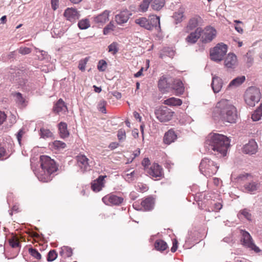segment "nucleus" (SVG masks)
<instances>
[{"instance_id": "f257e3e1", "label": "nucleus", "mask_w": 262, "mask_h": 262, "mask_svg": "<svg viewBox=\"0 0 262 262\" xmlns=\"http://www.w3.org/2000/svg\"><path fill=\"white\" fill-rule=\"evenodd\" d=\"M205 146L210 154L224 157L230 146V141L222 134L212 133L208 135Z\"/></svg>"}, {"instance_id": "f03ea898", "label": "nucleus", "mask_w": 262, "mask_h": 262, "mask_svg": "<svg viewBox=\"0 0 262 262\" xmlns=\"http://www.w3.org/2000/svg\"><path fill=\"white\" fill-rule=\"evenodd\" d=\"M212 117L215 120L235 123L237 118L236 108L228 100L222 99L216 103L213 108Z\"/></svg>"}, {"instance_id": "7ed1b4c3", "label": "nucleus", "mask_w": 262, "mask_h": 262, "mask_svg": "<svg viewBox=\"0 0 262 262\" xmlns=\"http://www.w3.org/2000/svg\"><path fill=\"white\" fill-rule=\"evenodd\" d=\"M39 161L40 167L38 169L33 170L35 174L40 181H50L53 177V173L58 169L55 162L50 157L45 155L40 157Z\"/></svg>"}, {"instance_id": "20e7f679", "label": "nucleus", "mask_w": 262, "mask_h": 262, "mask_svg": "<svg viewBox=\"0 0 262 262\" xmlns=\"http://www.w3.org/2000/svg\"><path fill=\"white\" fill-rule=\"evenodd\" d=\"M199 167L203 174L206 177H211L216 173L219 166L213 161L205 158L201 161Z\"/></svg>"}, {"instance_id": "39448f33", "label": "nucleus", "mask_w": 262, "mask_h": 262, "mask_svg": "<svg viewBox=\"0 0 262 262\" xmlns=\"http://www.w3.org/2000/svg\"><path fill=\"white\" fill-rule=\"evenodd\" d=\"M261 94L259 89L255 86L249 87L245 93V101L249 106L253 107L260 99Z\"/></svg>"}, {"instance_id": "423d86ee", "label": "nucleus", "mask_w": 262, "mask_h": 262, "mask_svg": "<svg viewBox=\"0 0 262 262\" xmlns=\"http://www.w3.org/2000/svg\"><path fill=\"white\" fill-rule=\"evenodd\" d=\"M228 47L224 43H219L210 49V58L216 62L222 61L227 52Z\"/></svg>"}, {"instance_id": "0eeeda50", "label": "nucleus", "mask_w": 262, "mask_h": 262, "mask_svg": "<svg viewBox=\"0 0 262 262\" xmlns=\"http://www.w3.org/2000/svg\"><path fill=\"white\" fill-rule=\"evenodd\" d=\"M156 118L160 122H167L172 119L173 112L166 106L159 108L155 110Z\"/></svg>"}, {"instance_id": "6e6552de", "label": "nucleus", "mask_w": 262, "mask_h": 262, "mask_svg": "<svg viewBox=\"0 0 262 262\" xmlns=\"http://www.w3.org/2000/svg\"><path fill=\"white\" fill-rule=\"evenodd\" d=\"M241 234L242 235L241 242L244 246L249 248L250 250H253L256 253L260 251L259 248L253 243L252 237L248 232L241 230Z\"/></svg>"}, {"instance_id": "1a4fd4ad", "label": "nucleus", "mask_w": 262, "mask_h": 262, "mask_svg": "<svg viewBox=\"0 0 262 262\" xmlns=\"http://www.w3.org/2000/svg\"><path fill=\"white\" fill-rule=\"evenodd\" d=\"M202 33L201 39L204 43L210 42L216 36V30L211 27H206Z\"/></svg>"}, {"instance_id": "9d476101", "label": "nucleus", "mask_w": 262, "mask_h": 262, "mask_svg": "<svg viewBox=\"0 0 262 262\" xmlns=\"http://www.w3.org/2000/svg\"><path fill=\"white\" fill-rule=\"evenodd\" d=\"M123 198L112 194L106 195L102 198V201L107 205L118 206L123 202Z\"/></svg>"}, {"instance_id": "9b49d317", "label": "nucleus", "mask_w": 262, "mask_h": 262, "mask_svg": "<svg viewBox=\"0 0 262 262\" xmlns=\"http://www.w3.org/2000/svg\"><path fill=\"white\" fill-rule=\"evenodd\" d=\"M147 173L152 178L161 177L163 174L162 168L158 164H153L149 168H146Z\"/></svg>"}, {"instance_id": "f8f14e48", "label": "nucleus", "mask_w": 262, "mask_h": 262, "mask_svg": "<svg viewBox=\"0 0 262 262\" xmlns=\"http://www.w3.org/2000/svg\"><path fill=\"white\" fill-rule=\"evenodd\" d=\"M237 64V59L236 56L232 53H229L225 59V67L227 69H233L235 68Z\"/></svg>"}, {"instance_id": "ddd939ff", "label": "nucleus", "mask_w": 262, "mask_h": 262, "mask_svg": "<svg viewBox=\"0 0 262 262\" xmlns=\"http://www.w3.org/2000/svg\"><path fill=\"white\" fill-rule=\"evenodd\" d=\"M258 148L257 143L254 140H250L249 142L244 145L243 152L246 154H255Z\"/></svg>"}, {"instance_id": "4468645a", "label": "nucleus", "mask_w": 262, "mask_h": 262, "mask_svg": "<svg viewBox=\"0 0 262 262\" xmlns=\"http://www.w3.org/2000/svg\"><path fill=\"white\" fill-rule=\"evenodd\" d=\"M64 16L71 22H74L78 19L80 15L77 10L74 8H67L64 12Z\"/></svg>"}, {"instance_id": "2eb2a0df", "label": "nucleus", "mask_w": 262, "mask_h": 262, "mask_svg": "<svg viewBox=\"0 0 262 262\" xmlns=\"http://www.w3.org/2000/svg\"><path fill=\"white\" fill-rule=\"evenodd\" d=\"M109 14L110 11L105 10L102 13L94 17L93 21L98 26H102L108 20Z\"/></svg>"}, {"instance_id": "dca6fc26", "label": "nucleus", "mask_w": 262, "mask_h": 262, "mask_svg": "<svg viewBox=\"0 0 262 262\" xmlns=\"http://www.w3.org/2000/svg\"><path fill=\"white\" fill-rule=\"evenodd\" d=\"M158 88L163 93L168 92L169 91L170 89V82L165 76H162L159 80Z\"/></svg>"}, {"instance_id": "f3484780", "label": "nucleus", "mask_w": 262, "mask_h": 262, "mask_svg": "<svg viewBox=\"0 0 262 262\" xmlns=\"http://www.w3.org/2000/svg\"><path fill=\"white\" fill-rule=\"evenodd\" d=\"M53 110L54 113L58 114H64L68 111L67 105L61 98L55 104Z\"/></svg>"}, {"instance_id": "a211bd4d", "label": "nucleus", "mask_w": 262, "mask_h": 262, "mask_svg": "<svg viewBox=\"0 0 262 262\" xmlns=\"http://www.w3.org/2000/svg\"><path fill=\"white\" fill-rule=\"evenodd\" d=\"M106 176H100L92 183V189L95 192L100 191L104 186L103 181Z\"/></svg>"}, {"instance_id": "6ab92c4d", "label": "nucleus", "mask_w": 262, "mask_h": 262, "mask_svg": "<svg viewBox=\"0 0 262 262\" xmlns=\"http://www.w3.org/2000/svg\"><path fill=\"white\" fill-rule=\"evenodd\" d=\"M130 15L129 12L127 10L121 11L119 14L115 16V19L117 23L119 25H121L126 23Z\"/></svg>"}, {"instance_id": "aec40b11", "label": "nucleus", "mask_w": 262, "mask_h": 262, "mask_svg": "<svg viewBox=\"0 0 262 262\" xmlns=\"http://www.w3.org/2000/svg\"><path fill=\"white\" fill-rule=\"evenodd\" d=\"M202 29L197 28L194 32L191 33L186 38V40L191 43H194L201 36Z\"/></svg>"}, {"instance_id": "412c9836", "label": "nucleus", "mask_w": 262, "mask_h": 262, "mask_svg": "<svg viewBox=\"0 0 262 262\" xmlns=\"http://www.w3.org/2000/svg\"><path fill=\"white\" fill-rule=\"evenodd\" d=\"M77 160L79 166L83 171H86L90 169L89 159L84 155H81L77 157Z\"/></svg>"}, {"instance_id": "4be33fe9", "label": "nucleus", "mask_w": 262, "mask_h": 262, "mask_svg": "<svg viewBox=\"0 0 262 262\" xmlns=\"http://www.w3.org/2000/svg\"><path fill=\"white\" fill-rule=\"evenodd\" d=\"M223 86V82L222 79L217 76L212 77L211 87L215 93H219Z\"/></svg>"}, {"instance_id": "5701e85b", "label": "nucleus", "mask_w": 262, "mask_h": 262, "mask_svg": "<svg viewBox=\"0 0 262 262\" xmlns=\"http://www.w3.org/2000/svg\"><path fill=\"white\" fill-rule=\"evenodd\" d=\"M154 202L152 198H147L141 202L142 210L148 211L154 208Z\"/></svg>"}, {"instance_id": "b1692460", "label": "nucleus", "mask_w": 262, "mask_h": 262, "mask_svg": "<svg viewBox=\"0 0 262 262\" xmlns=\"http://www.w3.org/2000/svg\"><path fill=\"white\" fill-rule=\"evenodd\" d=\"M177 138L174 132L171 129L167 132L164 135V142L165 144H170L174 142Z\"/></svg>"}, {"instance_id": "393cba45", "label": "nucleus", "mask_w": 262, "mask_h": 262, "mask_svg": "<svg viewBox=\"0 0 262 262\" xmlns=\"http://www.w3.org/2000/svg\"><path fill=\"white\" fill-rule=\"evenodd\" d=\"M200 19L201 17L199 16H195L191 18L186 26V31L189 32L195 29L198 26L199 20Z\"/></svg>"}, {"instance_id": "a878e982", "label": "nucleus", "mask_w": 262, "mask_h": 262, "mask_svg": "<svg viewBox=\"0 0 262 262\" xmlns=\"http://www.w3.org/2000/svg\"><path fill=\"white\" fill-rule=\"evenodd\" d=\"M58 129L60 136L62 138H66L69 136V132L67 128V124L65 122H61L58 124Z\"/></svg>"}, {"instance_id": "bb28decb", "label": "nucleus", "mask_w": 262, "mask_h": 262, "mask_svg": "<svg viewBox=\"0 0 262 262\" xmlns=\"http://www.w3.org/2000/svg\"><path fill=\"white\" fill-rule=\"evenodd\" d=\"M172 89L175 90L178 94H182L184 91L183 84L180 80H175L173 81Z\"/></svg>"}, {"instance_id": "cd10ccee", "label": "nucleus", "mask_w": 262, "mask_h": 262, "mask_svg": "<svg viewBox=\"0 0 262 262\" xmlns=\"http://www.w3.org/2000/svg\"><path fill=\"white\" fill-rule=\"evenodd\" d=\"M163 103L169 106H180L182 104V101L180 99L171 97L165 100Z\"/></svg>"}, {"instance_id": "c85d7f7f", "label": "nucleus", "mask_w": 262, "mask_h": 262, "mask_svg": "<svg viewBox=\"0 0 262 262\" xmlns=\"http://www.w3.org/2000/svg\"><path fill=\"white\" fill-rule=\"evenodd\" d=\"M137 24H138L141 27L150 30V26L149 24V20L145 17H140L135 20Z\"/></svg>"}, {"instance_id": "c756f323", "label": "nucleus", "mask_w": 262, "mask_h": 262, "mask_svg": "<svg viewBox=\"0 0 262 262\" xmlns=\"http://www.w3.org/2000/svg\"><path fill=\"white\" fill-rule=\"evenodd\" d=\"M149 24L150 26V30L154 28L160 29V17L153 15L149 20Z\"/></svg>"}, {"instance_id": "7c9ffc66", "label": "nucleus", "mask_w": 262, "mask_h": 262, "mask_svg": "<svg viewBox=\"0 0 262 262\" xmlns=\"http://www.w3.org/2000/svg\"><path fill=\"white\" fill-rule=\"evenodd\" d=\"M246 78L244 76H239L233 79L229 84L228 87H237L242 84L245 81Z\"/></svg>"}, {"instance_id": "2f4dec72", "label": "nucleus", "mask_w": 262, "mask_h": 262, "mask_svg": "<svg viewBox=\"0 0 262 262\" xmlns=\"http://www.w3.org/2000/svg\"><path fill=\"white\" fill-rule=\"evenodd\" d=\"M12 95L15 98L16 102L21 106L25 105L26 100L23 97L22 94L19 92H15L12 94Z\"/></svg>"}, {"instance_id": "473e14b6", "label": "nucleus", "mask_w": 262, "mask_h": 262, "mask_svg": "<svg viewBox=\"0 0 262 262\" xmlns=\"http://www.w3.org/2000/svg\"><path fill=\"white\" fill-rule=\"evenodd\" d=\"M155 247L157 250L164 251L167 249L168 246L165 242L161 239H159L155 242Z\"/></svg>"}, {"instance_id": "72a5a7b5", "label": "nucleus", "mask_w": 262, "mask_h": 262, "mask_svg": "<svg viewBox=\"0 0 262 262\" xmlns=\"http://www.w3.org/2000/svg\"><path fill=\"white\" fill-rule=\"evenodd\" d=\"M262 116V107L259 106L252 114L251 118L254 121H258Z\"/></svg>"}, {"instance_id": "f704fd0d", "label": "nucleus", "mask_w": 262, "mask_h": 262, "mask_svg": "<svg viewBox=\"0 0 262 262\" xmlns=\"http://www.w3.org/2000/svg\"><path fill=\"white\" fill-rule=\"evenodd\" d=\"M258 184L256 182H252L245 185V189L247 192H253L256 190L258 187Z\"/></svg>"}, {"instance_id": "c9c22d12", "label": "nucleus", "mask_w": 262, "mask_h": 262, "mask_svg": "<svg viewBox=\"0 0 262 262\" xmlns=\"http://www.w3.org/2000/svg\"><path fill=\"white\" fill-rule=\"evenodd\" d=\"M165 2V0H154L151 7L153 9L158 11L164 7Z\"/></svg>"}, {"instance_id": "e433bc0d", "label": "nucleus", "mask_w": 262, "mask_h": 262, "mask_svg": "<svg viewBox=\"0 0 262 262\" xmlns=\"http://www.w3.org/2000/svg\"><path fill=\"white\" fill-rule=\"evenodd\" d=\"M78 26L81 30L86 29L90 27V21L87 18L82 19L78 22Z\"/></svg>"}, {"instance_id": "4c0bfd02", "label": "nucleus", "mask_w": 262, "mask_h": 262, "mask_svg": "<svg viewBox=\"0 0 262 262\" xmlns=\"http://www.w3.org/2000/svg\"><path fill=\"white\" fill-rule=\"evenodd\" d=\"M238 216L239 218H241L242 216H243L247 220H251V214L250 213V211L247 209L241 210L239 212Z\"/></svg>"}, {"instance_id": "58836bf2", "label": "nucleus", "mask_w": 262, "mask_h": 262, "mask_svg": "<svg viewBox=\"0 0 262 262\" xmlns=\"http://www.w3.org/2000/svg\"><path fill=\"white\" fill-rule=\"evenodd\" d=\"M59 253L61 255L66 253V256L70 257L72 255V250L69 247L64 246L61 248V250Z\"/></svg>"}, {"instance_id": "ea45409f", "label": "nucleus", "mask_w": 262, "mask_h": 262, "mask_svg": "<svg viewBox=\"0 0 262 262\" xmlns=\"http://www.w3.org/2000/svg\"><path fill=\"white\" fill-rule=\"evenodd\" d=\"M29 253L32 256H33L34 258H35L39 260L41 258V254L35 249H34L33 248H29Z\"/></svg>"}, {"instance_id": "a19ab883", "label": "nucleus", "mask_w": 262, "mask_h": 262, "mask_svg": "<svg viewBox=\"0 0 262 262\" xmlns=\"http://www.w3.org/2000/svg\"><path fill=\"white\" fill-rule=\"evenodd\" d=\"M40 135L41 138H50V137H51L52 136V133L48 129H45V128H42L40 129Z\"/></svg>"}, {"instance_id": "79ce46f5", "label": "nucleus", "mask_w": 262, "mask_h": 262, "mask_svg": "<svg viewBox=\"0 0 262 262\" xmlns=\"http://www.w3.org/2000/svg\"><path fill=\"white\" fill-rule=\"evenodd\" d=\"M184 17L183 12L182 11L176 12L174 13L173 17L176 21V24L181 22Z\"/></svg>"}, {"instance_id": "37998d69", "label": "nucleus", "mask_w": 262, "mask_h": 262, "mask_svg": "<svg viewBox=\"0 0 262 262\" xmlns=\"http://www.w3.org/2000/svg\"><path fill=\"white\" fill-rule=\"evenodd\" d=\"M152 0H143L140 5V8L142 12H145L147 10L149 5Z\"/></svg>"}, {"instance_id": "c03bdc74", "label": "nucleus", "mask_w": 262, "mask_h": 262, "mask_svg": "<svg viewBox=\"0 0 262 262\" xmlns=\"http://www.w3.org/2000/svg\"><path fill=\"white\" fill-rule=\"evenodd\" d=\"M57 254L55 250H52L49 251L47 256V260L48 261H53L56 259Z\"/></svg>"}, {"instance_id": "a18cd8bd", "label": "nucleus", "mask_w": 262, "mask_h": 262, "mask_svg": "<svg viewBox=\"0 0 262 262\" xmlns=\"http://www.w3.org/2000/svg\"><path fill=\"white\" fill-rule=\"evenodd\" d=\"M106 102L104 100H101L98 104V110L102 113L106 114V111L105 108Z\"/></svg>"}, {"instance_id": "49530a36", "label": "nucleus", "mask_w": 262, "mask_h": 262, "mask_svg": "<svg viewBox=\"0 0 262 262\" xmlns=\"http://www.w3.org/2000/svg\"><path fill=\"white\" fill-rule=\"evenodd\" d=\"M34 48H35L36 54H37V53H40V55L38 56V58L39 60H43V59L46 58V57L48 55V53L47 52H46L43 50H41L36 47H35Z\"/></svg>"}, {"instance_id": "de8ad7c7", "label": "nucleus", "mask_w": 262, "mask_h": 262, "mask_svg": "<svg viewBox=\"0 0 262 262\" xmlns=\"http://www.w3.org/2000/svg\"><path fill=\"white\" fill-rule=\"evenodd\" d=\"M89 60V58L86 57L83 59H81L79 62L78 68L81 71H84L85 69V66Z\"/></svg>"}, {"instance_id": "09e8293b", "label": "nucleus", "mask_w": 262, "mask_h": 262, "mask_svg": "<svg viewBox=\"0 0 262 262\" xmlns=\"http://www.w3.org/2000/svg\"><path fill=\"white\" fill-rule=\"evenodd\" d=\"M53 145L54 147L57 149H64L66 147V144L65 143L58 140L55 141L53 142Z\"/></svg>"}, {"instance_id": "8fccbe9b", "label": "nucleus", "mask_w": 262, "mask_h": 262, "mask_svg": "<svg viewBox=\"0 0 262 262\" xmlns=\"http://www.w3.org/2000/svg\"><path fill=\"white\" fill-rule=\"evenodd\" d=\"M108 51L112 52L114 55L116 54L118 51L117 48V43L116 42H113L108 46Z\"/></svg>"}, {"instance_id": "3c124183", "label": "nucleus", "mask_w": 262, "mask_h": 262, "mask_svg": "<svg viewBox=\"0 0 262 262\" xmlns=\"http://www.w3.org/2000/svg\"><path fill=\"white\" fill-rule=\"evenodd\" d=\"M106 66V62L104 60H101L98 62L97 69L99 71L103 72L105 70Z\"/></svg>"}, {"instance_id": "603ef678", "label": "nucleus", "mask_w": 262, "mask_h": 262, "mask_svg": "<svg viewBox=\"0 0 262 262\" xmlns=\"http://www.w3.org/2000/svg\"><path fill=\"white\" fill-rule=\"evenodd\" d=\"M18 53L22 55H26L31 53V49L27 47H20L18 50Z\"/></svg>"}, {"instance_id": "864d4df0", "label": "nucleus", "mask_w": 262, "mask_h": 262, "mask_svg": "<svg viewBox=\"0 0 262 262\" xmlns=\"http://www.w3.org/2000/svg\"><path fill=\"white\" fill-rule=\"evenodd\" d=\"M222 205L220 203H215L212 207H211L208 209L209 212L210 211H215L217 212L219 210H221L222 208Z\"/></svg>"}, {"instance_id": "5fc2aeb1", "label": "nucleus", "mask_w": 262, "mask_h": 262, "mask_svg": "<svg viewBox=\"0 0 262 262\" xmlns=\"http://www.w3.org/2000/svg\"><path fill=\"white\" fill-rule=\"evenodd\" d=\"M114 26L113 24L110 22L104 29H103V34L104 35L107 34L110 31H112L114 30Z\"/></svg>"}, {"instance_id": "6e6d98bb", "label": "nucleus", "mask_w": 262, "mask_h": 262, "mask_svg": "<svg viewBox=\"0 0 262 262\" xmlns=\"http://www.w3.org/2000/svg\"><path fill=\"white\" fill-rule=\"evenodd\" d=\"M10 245L12 248H15L20 246V244L17 239L12 238L9 240Z\"/></svg>"}, {"instance_id": "4d7b16f0", "label": "nucleus", "mask_w": 262, "mask_h": 262, "mask_svg": "<svg viewBox=\"0 0 262 262\" xmlns=\"http://www.w3.org/2000/svg\"><path fill=\"white\" fill-rule=\"evenodd\" d=\"M25 133L26 132L25 131L24 129L21 128L19 130V131L18 132V133L16 134V138H17V140L18 143L20 145L21 144V138L23 136V135H25Z\"/></svg>"}, {"instance_id": "13d9d810", "label": "nucleus", "mask_w": 262, "mask_h": 262, "mask_svg": "<svg viewBox=\"0 0 262 262\" xmlns=\"http://www.w3.org/2000/svg\"><path fill=\"white\" fill-rule=\"evenodd\" d=\"M135 171H133L130 173H127L125 174V179L126 181L128 182L132 181L134 180V178L135 177Z\"/></svg>"}, {"instance_id": "bf43d9fd", "label": "nucleus", "mask_w": 262, "mask_h": 262, "mask_svg": "<svg viewBox=\"0 0 262 262\" xmlns=\"http://www.w3.org/2000/svg\"><path fill=\"white\" fill-rule=\"evenodd\" d=\"M9 73L11 74L10 77V80L14 81L16 80L15 77L17 76V74H19V71H16L15 70L12 69Z\"/></svg>"}, {"instance_id": "052dcab7", "label": "nucleus", "mask_w": 262, "mask_h": 262, "mask_svg": "<svg viewBox=\"0 0 262 262\" xmlns=\"http://www.w3.org/2000/svg\"><path fill=\"white\" fill-rule=\"evenodd\" d=\"M7 158L6 151L4 147L0 143V159Z\"/></svg>"}, {"instance_id": "680f3d73", "label": "nucleus", "mask_w": 262, "mask_h": 262, "mask_svg": "<svg viewBox=\"0 0 262 262\" xmlns=\"http://www.w3.org/2000/svg\"><path fill=\"white\" fill-rule=\"evenodd\" d=\"M117 136H118V138L119 140H123L125 138V131L123 129H120L118 132Z\"/></svg>"}, {"instance_id": "e2e57ef3", "label": "nucleus", "mask_w": 262, "mask_h": 262, "mask_svg": "<svg viewBox=\"0 0 262 262\" xmlns=\"http://www.w3.org/2000/svg\"><path fill=\"white\" fill-rule=\"evenodd\" d=\"M58 0H51L52 8L54 10H56L58 7Z\"/></svg>"}, {"instance_id": "0e129e2a", "label": "nucleus", "mask_w": 262, "mask_h": 262, "mask_svg": "<svg viewBox=\"0 0 262 262\" xmlns=\"http://www.w3.org/2000/svg\"><path fill=\"white\" fill-rule=\"evenodd\" d=\"M172 247L171 248V251L172 252H174L178 249V242L176 239L172 241Z\"/></svg>"}, {"instance_id": "69168bd1", "label": "nucleus", "mask_w": 262, "mask_h": 262, "mask_svg": "<svg viewBox=\"0 0 262 262\" xmlns=\"http://www.w3.org/2000/svg\"><path fill=\"white\" fill-rule=\"evenodd\" d=\"M150 164V160L148 158H144L142 162V165L144 167L145 169L146 168V167L149 166Z\"/></svg>"}, {"instance_id": "338daca9", "label": "nucleus", "mask_w": 262, "mask_h": 262, "mask_svg": "<svg viewBox=\"0 0 262 262\" xmlns=\"http://www.w3.org/2000/svg\"><path fill=\"white\" fill-rule=\"evenodd\" d=\"M6 119V115L0 111V125L2 124Z\"/></svg>"}, {"instance_id": "774afa93", "label": "nucleus", "mask_w": 262, "mask_h": 262, "mask_svg": "<svg viewBox=\"0 0 262 262\" xmlns=\"http://www.w3.org/2000/svg\"><path fill=\"white\" fill-rule=\"evenodd\" d=\"M118 146L119 143L117 142H112L110 144L108 147L112 150H113L118 147Z\"/></svg>"}]
</instances>
